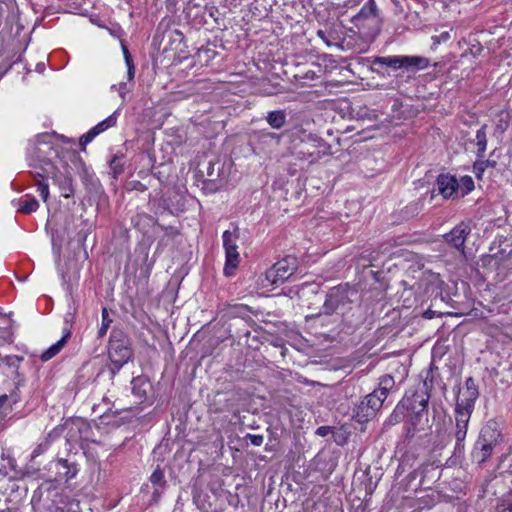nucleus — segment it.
<instances>
[{
	"label": "nucleus",
	"instance_id": "f257e3e1",
	"mask_svg": "<svg viewBox=\"0 0 512 512\" xmlns=\"http://www.w3.org/2000/svg\"><path fill=\"white\" fill-rule=\"evenodd\" d=\"M394 386L395 381L391 375L382 376L379 379L378 388L368 394L356 407L355 418L357 421L365 423L375 417Z\"/></svg>",
	"mask_w": 512,
	"mask_h": 512
},
{
	"label": "nucleus",
	"instance_id": "f03ea898",
	"mask_svg": "<svg viewBox=\"0 0 512 512\" xmlns=\"http://www.w3.org/2000/svg\"><path fill=\"white\" fill-rule=\"evenodd\" d=\"M430 399V395L428 393L426 382L422 383L416 390H409L406 392L403 399L397 405L394 413L395 415L402 410L411 411V423L417 428L418 425L421 424L423 418H425L426 422L428 421V402Z\"/></svg>",
	"mask_w": 512,
	"mask_h": 512
},
{
	"label": "nucleus",
	"instance_id": "7ed1b4c3",
	"mask_svg": "<svg viewBox=\"0 0 512 512\" xmlns=\"http://www.w3.org/2000/svg\"><path fill=\"white\" fill-rule=\"evenodd\" d=\"M374 64L387 66L394 70H424L430 65V60L422 56H407V55H394V56H381L376 57Z\"/></svg>",
	"mask_w": 512,
	"mask_h": 512
},
{
	"label": "nucleus",
	"instance_id": "20e7f679",
	"mask_svg": "<svg viewBox=\"0 0 512 512\" xmlns=\"http://www.w3.org/2000/svg\"><path fill=\"white\" fill-rule=\"evenodd\" d=\"M108 352L112 364L119 370L132 356L129 339L122 332L113 331Z\"/></svg>",
	"mask_w": 512,
	"mask_h": 512
},
{
	"label": "nucleus",
	"instance_id": "39448f33",
	"mask_svg": "<svg viewBox=\"0 0 512 512\" xmlns=\"http://www.w3.org/2000/svg\"><path fill=\"white\" fill-rule=\"evenodd\" d=\"M239 229L234 227L232 230H226L223 232V247L225 250V266H224V274L226 276H231L234 273V270L238 267L240 263V255L238 252L237 242L239 240Z\"/></svg>",
	"mask_w": 512,
	"mask_h": 512
},
{
	"label": "nucleus",
	"instance_id": "423d86ee",
	"mask_svg": "<svg viewBox=\"0 0 512 512\" xmlns=\"http://www.w3.org/2000/svg\"><path fill=\"white\" fill-rule=\"evenodd\" d=\"M298 269V260L296 257L288 255L276 262L266 271L265 279L271 285H281L288 280Z\"/></svg>",
	"mask_w": 512,
	"mask_h": 512
},
{
	"label": "nucleus",
	"instance_id": "0eeeda50",
	"mask_svg": "<svg viewBox=\"0 0 512 512\" xmlns=\"http://www.w3.org/2000/svg\"><path fill=\"white\" fill-rule=\"evenodd\" d=\"M478 396L479 391L475 380L472 377L467 378L465 385L459 389L455 410L472 413Z\"/></svg>",
	"mask_w": 512,
	"mask_h": 512
},
{
	"label": "nucleus",
	"instance_id": "6e6552de",
	"mask_svg": "<svg viewBox=\"0 0 512 512\" xmlns=\"http://www.w3.org/2000/svg\"><path fill=\"white\" fill-rule=\"evenodd\" d=\"M49 471L52 474L48 477V480L55 482H67L74 478L78 472L76 466L65 459L50 462Z\"/></svg>",
	"mask_w": 512,
	"mask_h": 512
},
{
	"label": "nucleus",
	"instance_id": "1a4fd4ad",
	"mask_svg": "<svg viewBox=\"0 0 512 512\" xmlns=\"http://www.w3.org/2000/svg\"><path fill=\"white\" fill-rule=\"evenodd\" d=\"M478 440L480 444L486 443L495 448L502 440L500 423L494 419L487 421L480 431Z\"/></svg>",
	"mask_w": 512,
	"mask_h": 512
},
{
	"label": "nucleus",
	"instance_id": "9d476101",
	"mask_svg": "<svg viewBox=\"0 0 512 512\" xmlns=\"http://www.w3.org/2000/svg\"><path fill=\"white\" fill-rule=\"evenodd\" d=\"M454 413H455L454 437L456 439L455 448L459 450V449L463 448V446H464L463 442L467 435L468 424H469L472 413L459 411V410H455V409H454Z\"/></svg>",
	"mask_w": 512,
	"mask_h": 512
},
{
	"label": "nucleus",
	"instance_id": "9b49d317",
	"mask_svg": "<svg viewBox=\"0 0 512 512\" xmlns=\"http://www.w3.org/2000/svg\"><path fill=\"white\" fill-rule=\"evenodd\" d=\"M116 114L117 112H114L112 115H110L109 117H107L106 119H104L103 121H101L100 123H98L96 126H94L93 128H91L87 133H85L84 135H82L80 137V145L81 146H85L87 145L88 143H90L97 135H99L100 133L104 132L105 130H107L108 128L110 127H113L115 124H116V121H117V117H116Z\"/></svg>",
	"mask_w": 512,
	"mask_h": 512
},
{
	"label": "nucleus",
	"instance_id": "f8f14e48",
	"mask_svg": "<svg viewBox=\"0 0 512 512\" xmlns=\"http://www.w3.org/2000/svg\"><path fill=\"white\" fill-rule=\"evenodd\" d=\"M293 154L301 160L314 163L321 158V153L317 149L315 142H302L298 147L295 146Z\"/></svg>",
	"mask_w": 512,
	"mask_h": 512
},
{
	"label": "nucleus",
	"instance_id": "ddd939ff",
	"mask_svg": "<svg viewBox=\"0 0 512 512\" xmlns=\"http://www.w3.org/2000/svg\"><path fill=\"white\" fill-rule=\"evenodd\" d=\"M470 233V227L461 223L445 235V239L456 249H463L467 235Z\"/></svg>",
	"mask_w": 512,
	"mask_h": 512
},
{
	"label": "nucleus",
	"instance_id": "4468645a",
	"mask_svg": "<svg viewBox=\"0 0 512 512\" xmlns=\"http://www.w3.org/2000/svg\"><path fill=\"white\" fill-rule=\"evenodd\" d=\"M437 187L439 193L444 198H450L456 192L458 187L457 179L450 175H440L437 178Z\"/></svg>",
	"mask_w": 512,
	"mask_h": 512
},
{
	"label": "nucleus",
	"instance_id": "2eb2a0df",
	"mask_svg": "<svg viewBox=\"0 0 512 512\" xmlns=\"http://www.w3.org/2000/svg\"><path fill=\"white\" fill-rule=\"evenodd\" d=\"M493 451H494L493 446L486 444V443L480 444V440L477 439V441L474 445V448L472 450V453H471L472 460L478 464H481L490 458Z\"/></svg>",
	"mask_w": 512,
	"mask_h": 512
},
{
	"label": "nucleus",
	"instance_id": "dca6fc26",
	"mask_svg": "<svg viewBox=\"0 0 512 512\" xmlns=\"http://www.w3.org/2000/svg\"><path fill=\"white\" fill-rule=\"evenodd\" d=\"M269 126L273 129H281L287 123V114L284 110H273L265 117Z\"/></svg>",
	"mask_w": 512,
	"mask_h": 512
},
{
	"label": "nucleus",
	"instance_id": "f3484780",
	"mask_svg": "<svg viewBox=\"0 0 512 512\" xmlns=\"http://www.w3.org/2000/svg\"><path fill=\"white\" fill-rule=\"evenodd\" d=\"M133 394L142 402L146 399L147 392L150 389V383L144 378H134L131 382Z\"/></svg>",
	"mask_w": 512,
	"mask_h": 512
},
{
	"label": "nucleus",
	"instance_id": "a211bd4d",
	"mask_svg": "<svg viewBox=\"0 0 512 512\" xmlns=\"http://www.w3.org/2000/svg\"><path fill=\"white\" fill-rule=\"evenodd\" d=\"M70 337V332H66L62 338L57 341L55 344L51 345L48 349H46L41 355L40 358L42 361H48L56 356L61 349L64 347L67 339Z\"/></svg>",
	"mask_w": 512,
	"mask_h": 512
},
{
	"label": "nucleus",
	"instance_id": "6ab92c4d",
	"mask_svg": "<svg viewBox=\"0 0 512 512\" xmlns=\"http://www.w3.org/2000/svg\"><path fill=\"white\" fill-rule=\"evenodd\" d=\"M259 144L278 146L281 143V135L268 131H259L256 133Z\"/></svg>",
	"mask_w": 512,
	"mask_h": 512
},
{
	"label": "nucleus",
	"instance_id": "aec40b11",
	"mask_svg": "<svg viewBox=\"0 0 512 512\" xmlns=\"http://www.w3.org/2000/svg\"><path fill=\"white\" fill-rule=\"evenodd\" d=\"M476 145H477V153L479 158H483L484 153L487 147V138H486V125H483L476 132Z\"/></svg>",
	"mask_w": 512,
	"mask_h": 512
},
{
	"label": "nucleus",
	"instance_id": "412c9836",
	"mask_svg": "<svg viewBox=\"0 0 512 512\" xmlns=\"http://www.w3.org/2000/svg\"><path fill=\"white\" fill-rule=\"evenodd\" d=\"M377 6L374 0H368L367 3L361 8L356 15L357 19H367L371 16H376Z\"/></svg>",
	"mask_w": 512,
	"mask_h": 512
},
{
	"label": "nucleus",
	"instance_id": "4be33fe9",
	"mask_svg": "<svg viewBox=\"0 0 512 512\" xmlns=\"http://www.w3.org/2000/svg\"><path fill=\"white\" fill-rule=\"evenodd\" d=\"M495 164L494 161L490 160H478L474 163L473 172L478 179H481L486 168L494 167Z\"/></svg>",
	"mask_w": 512,
	"mask_h": 512
},
{
	"label": "nucleus",
	"instance_id": "5701e85b",
	"mask_svg": "<svg viewBox=\"0 0 512 512\" xmlns=\"http://www.w3.org/2000/svg\"><path fill=\"white\" fill-rule=\"evenodd\" d=\"M112 320L109 318V313L106 308L102 309V323L98 330V337H103L111 324Z\"/></svg>",
	"mask_w": 512,
	"mask_h": 512
},
{
	"label": "nucleus",
	"instance_id": "b1692460",
	"mask_svg": "<svg viewBox=\"0 0 512 512\" xmlns=\"http://www.w3.org/2000/svg\"><path fill=\"white\" fill-rule=\"evenodd\" d=\"M123 53H124V58H125V62L127 65V77H128L129 81H132L134 78V75H135V67L133 65V60H132V58L129 54V51L126 47H123Z\"/></svg>",
	"mask_w": 512,
	"mask_h": 512
},
{
	"label": "nucleus",
	"instance_id": "393cba45",
	"mask_svg": "<svg viewBox=\"0 0 512 512\" xmlns=\"http://www.w3.org/2000/svg\"><path fill=\"white\" fill-rule=\"evenodd\" d=\"M111 89L118 92L120 98L122 99V103L126 102V95L130 92L131 88L125 82H120L117 85H112Z\"/></svg>",
	"mask_w": 512,
	"mask_h": 512
},
{
	"label": "nucleus",
	"instance_id": "a878e982",
	"mask_svg": "<svg viewBox=\"0 0 512 512\" xmlns=\"http://www.w3.org/2000/svg\"><path fill=\"white\" fill-rule=\"evenodd\" d=\"M150 482L153 485H157L160 487L165 485L164 473L160 468H157L153 471V473L150 476Z\"/></svg>",
	"mask_w": 512,
	"mask_h": 512
},
{
	"label": "nucleus",
	"instance_id": "bb28decb",
	"mask_svg": "<svg viewBox=\"0 0 512 512\" xmlns=\"http://www.w3.org/2000/svg\"><path fill=\"white\" fill-rule=\"evenodd\" d=\"M429 278H432V279L436 280V277H434L433 275H428L427 277H423L422 279H420V281L418 282L419 288L424 286V293L425 294H428L430 292V290H431L432 283L429 280Z\"/></svg>",
	"mask_w": 512,
	"mask_h": 512
},
{
	"label": "nucleus",
	"instance_id": "cd10ccee",
	"mask_svg": "<svg viewBox=\"0 0 512 512\" xmlns=\"http://www.w3.org/2000/svg\"><path fill=\"white\" fill-rule=\"evenodd\" d=\"M37 191L39 192L42 199L44 201H46L48 198V195H49L48 185L41 181H38L37 182Z\"/></svg>",
	"mask_w": 512,
	"mask_h": 512
},
{
	"label": "nucleus",
	"instance_id": "c85d7f7f",
	"mask_svg": "<svg viewBox=\"0 0 512 512\" xmlns=\"http://www.w3.org/2000/svg\"><path fill=\"white\" fill-rule=\"evenodd\" d=\"M337 293V291L335 290H331V292L329 293L328 295V299L325 301V308L327 310H334L335 309V306H334V298H335V294Z\"/></svg>",
	"mask_w": 512,
	"mask_h": 512
},
{
	"label": "nucleus",
	"instance_id": "c756f323",
	"mask_svg": "<svg viewBox=\"0 0 512 512\" xmlns=\"http://www.w3.org/2000/svg\"><path fill=\"white\" fill-rule=\"evenodd\" d=\"M246 438H248L254 446H261L264 441V437L262 435L247 434Z\"/></svg>",
	"mask_w": 512,
	"mask_h": 512
},
{
	"label": "nucleus",
	"instance_id": "7c9ffc66",
	"mask_svg": "<svg viewBox=\"0 0 512 512\" xmlns=\"http://www.w3.org/2000/svg\"><path fill=\"white\" fill-rule=\"evenodd\" d=\"M449 37V32H443L439 36H433L432 40L434 41V44H439L441 41H447Z\"/></svg>",
	"mask_w": 512,
	"mask_h": 512
},
{
	"label": "nucleus",
	"instance_id": "2f4dec72",
	"mask_svg": "<svg viewBox=\"0 0 512 512\" xmlns=\"http://www.w3.org/2000/svg\"><path fill=\"white\" fill-rule=\"evenodd\" d=\"M331 432L330 426H320L316 430V434L321 437L327 436Z\"/></svg>",
	"mask_w": 512,
	"mask_h": 512
},
{
	"label": "nucleus",
	"instance_id": "473e14b6",
	"mask_svg": "<svg viewBox=\"0 0 512 512\" xmlns=\"http://www.w3.org/2000/svg\"><path fill=\"white\" fill-rule=\"evenodd\" d=\"M8 403V397L7 395H1L0 396V414H3L4 406H6Z\"/></svg>",
	"mask_w": 512,
	"mask_h": 512
},
{
	"label": "nucleus",
	"instance_id": "72a5a7b5",
	"mask_svg": "<svg viewBox=\"0 0 512 512\" xmlns=\"http://www.w3.org/2000/svg\"><path fill=\"white\" fill-rule=\"evenodd\" d=\"M497 512H512V505H500L497 508Z\"/></svg>",
	"mask_w": 512,
	"mask_h": 512
},
{
	"label": "nucleus",
	"instance_id": "f704fd0d",
	"mask_svg": "<svg viewBox=\"0 0 512 512\" xmlns=\"http://www.w3.org/2000/svg\"><path fill=\"white\" fill-rule=\"evenodd\" d=\"M317 36L320 37L328 46H330V42L326 37V34L323 30L317 31Z\"/></svg>",
	"mask_w": 512,
	"mask_h": 512
},
{
	"label": "nucleus",
	"instance_id": "c9c22d12",
	"mask_svg": "<svg viewBox=\"0 0 512 512\" xmlns=\"http://www.w3.org/2000/svg\"><path fill=\"white\" fill-rule=\"evenodd\" d=\"M22 212L29 214L32 212V204L30 202H27L24 206L20 209Z\"/></svg>",
	"mask_w": 512,
	"mask_h": 512
},
{
	"label": "nucleus",
	"instance_id": "e433bc0d",
	"mask_svg": "<svg viewBox=\"0 0 512 512\" xmlns=\"http://www.w3.org/2000/svg\"><path fill=\"white\" fill-rule=\"evenodd\" d=\"M35 70L38 73H43L45 71V63L44 62L37 63Z\"/></svg>",
	"mask_w": 512,
	"mask_h": 512
},
{
	"label": "nucleus",
	"instance_id": "4c0bfd02",
	"mask_svg": "<svg viewBox=\"0 0 512 512\" xmlns=\"http://www.w3.org/2000/svg\"><path fill=\"white\" fill-rule=\"evenodd\" d=\"M73 193H74V190H73V188H72L71 182H69L68 192H67V193H65V194H64V196H65L66 198H68V197H70L71 195H73Z\"/></svg>",
	"mask_w": 512,
	"mask_h": 512
},
{
	"label": "nucleus",
	"instance_id": "58836bf2",
	"mask_svg": "<svg viewBox=\"0 0 512 512\" xmlns=\"http://www.w3.org/2000/svg\"><path fill=\"white\" fill-rule=\"evenodd\" d=\"M466 182H467V183H469V186L467 187V189H468V190H471V189L473 188V186H474L472 179H471V178H468V179L466 180Z\"/></svg>",
	"mask_w": 512,
	"mask_h": 512
},
{
	"label": "nucleus",
	"instance_id": "ea45409f",
	"mask_svg": "<svg viewBox=\"0 0 512 512\" xmlns=\"http://www.w3.org/2000/svg\"><path fill=\"white\" fill-rule=\"evenodd\" d=\"M2 500V498L0 497V501Z\"/></svg>",
	"mask_w": 512,
	"mask_h": 512
}]
</instances>
